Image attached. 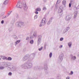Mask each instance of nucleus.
<instances>
[{
  "label": "nucleus",
  "instance_id": "nucleus-1",
  "mask_svg": "<svg viewBox=\"0 0 79 79\" xmlns=\"http://www.w3.org/2000/svg\"><path fill=\"white\" fill-rule=\"evenodd\" d=\"M32 62L31 61H28L27 62L22 65V66L23 68L25 69H30L32 68Z\"/></svg>",
  "mask_w": 79,
  "mask_h": 79
},
{
  "label": "nucleus",
  "instance_id": "nucleus-2",
  "mask_svg": "<svg viewBox=\"0 0 79 79\" xmlns=\"http://www.w3.org/2000/svg\"><path fill=\"white\" fill-rule=\"evenodd\" d=\"M23 9L25 10H27V6L26 5V2H25V1L24 0L23 1Z\"/></svg>",
  "mask_w": 79,
  "mask_h": 79
},
{
  "label": "nucleus",
  "instance_id": "nucleus-3",
  "mask_svg": "<svg viewBox=\"0 0 79 79\" xmlns=\"http://www.w3.org/2000/svg\"><path fill=\"white\" fill-rule=\"evenodd\" d=\"M41 39H42V36H41V35H40L38 36V41H37L38 45H40V44L41 41Z\"/></svg>",
  "mask_w": 79,
  "mask_h": 79
},
{
  "label": "nucleus",
  "instance_id": "nucleus-4",
  "mask_svg": "<svg viewBox=\"0 0 79 79\" xmlns=\"http://www.w3.org/2000/svg\"><path fill=\"white\" fill-rule=\"evenodd\" d=\"M16 6L17 8H21L23 7V5H22V3L20 2H18L17 4L16 5Z\"/></svg>",
  "mask_w": 79,
  "mask_h": 79
},
{
  "label": "nucleus",
  "instance_id": "nucleus-5",
  "mask_svg": "<svg viewBox=\"0 0 79 79\" xmlns=\"http://www.w3.org/2000/svg\"><path fill=\"white\" fill-rule=\"evenodd\" d=\"M23 24L24 23L23 22H18L16 23V24L18 27H21V26L23 25Z\"/></svg>",
  "mask_w": 79,
  "mask_h": 79
},
{
  "label": "nucleus",
  "instance_id": "nucleus-6",
  "mask_svg": "<svg viewBox=\"0 0 79 79\" xmlns=\"http://www.w3.org/2000/svg\"><path fill=\"white\" fill-rule=\"evenodd\" d=\"M35 57V54H31L29 56L30 60V61H32Z\"/></svg>",
  "mask_w": 79,
  "mask_h": 79
},
{
  "label": "nucleus",
  "instance_id": "nucleus-7",
  "mask_svg": "<svg viewBox=\"0 0 79 79\" xmlns=\"http://www.w3.org/2000/svg\"><path fill=\"white\" fill-rule=\"evenodd\" d=\"M41 23H42L43 26H44L46 24V19L45 18H44L42 20Z\"/></svg>",
  "mask_w": 79,
  "mask_h": 79
},
{
  "label": "nucleus",
  "instance_id": "nucleus-8",
  "mask_svg": "<svg viewBox=\"0 0 79 79\" xmlns=\"http://www.w3.org/2000/svg\"><path fill=\"white\" fill-rule=\"evenodd\" d=\"M62 12H63V10H61V8H60V9H59L58 11V13H60V14L59 15V16L61 17L62 16Z\"/></svg>",
  "mask_w": 79,
  "mask_h": 79
},
{
  "label": "nucleus",
  "instance_id": "nucleus-9",
  "mask_svg": "<svg viewBox=\"0 0 79 79\" xmlns=\"http://www.w3.org/2000/svg\"><path fill=\"white\" fill-rule=\"evenodd\" d=\"M70 56L71 57V59L72 60H75L76 59V56H73L72 54L70 55Z\"/></svg>",
  "mask_w": 79,
  "mask_h": 79
},
{
  "label": "nucleus",
  "instance_id": "nucleus-10",
  "mask_svg": "<svg viewBox=\"0 0 79 79\" xmlns=\"http://www.w3.org/2000/svg\"><path fill=\"white\" fill-rule=\"evenodd\" d=\"M28 57L27 56H25L23 58V61H25L28 59Z\"/></svg>",
  "mask_w": 79,
  "mask_h": 79
},
{
  "label": "nucleus",
  "instance_id": "nucleus-11",
  "mask_svg": "<svg viewBox=\"0 0 79 79\" xmlns=\"http://www.w3.org/2000/svg\"><path fill=\"white\" fill-rule=\"evenodd\" d=\"M71 17H70V16L69 15H67L66 17L65 20L66 21H69L70 19H71Z\"/></svg>",
  "mask_w": 79,
  "mask_h": 79
},
{
  "label": "nucleus",
  "instance_id": "nucleus-12",
  "mask_svg": "<svg viewBox=\"0 0 79 79\" xmlns=\"http://www.w3.org/2000/svg\"><path fill=\"white\" fill-rule=\"evenodd\" d=\"M62 4L64 5V7H66V1L65 0H63L62 2Z\"/></svg>",
  "mask_w": 79,
  "mask_h": 79
},
{
  "label": "nucleus",
  "instance_id": "nucleus-13",
  "mask_svg": "<svg viewBox=\"0 0 79 79\" xmlns=\"http://www.w3.org/2000/svg\"><path fill=\"white\" fill-rule=\"evenodd\" d=\"M8 0H6L4 2L3 5H6L8 4Z\"/></svg>",
  "mask_w": 79,
  "mask_h": 79
},
{
  "label": "nucleus",
  "instance_id": "nucleus-14",
  "mask_svg": "<svg viewBox=\"0 0 79 79\" xmlns=\"http://www.w3.org/2000/svg\"><path fill=\"white\" fill-rule=\"evenodd\" d=\"M74 18H76V17H77V11H75L74 12Z\"/></svg>",
  "mask_w": 79,
  "mask_h": 79
},
{
  "label": "nucleus",
  "instance_id": "nucleus-15",
  "mask_svg": "<svg viewBox=\"0 0 79 79\" xmlns=\"http://www.w3.org/2000/svg\"><path fill=\"white\" fill-rule=\"evenodd\" d=\"M59 57L60 60V61H62L63 58V54H60L59 56Z\"/></svg>",
  "mask_w": 79,
  "mask_h": 79
},
{
  "label": "nucleus",
  "instance_id": "nucleus-16",
  "mask_svg": "<svg viewBox=\"0 0 79 79\" xmlns=\"http://www.w3.org/2000/svg\"><path fill=\"white\" fill-rule=\"evenodd\" d=\"M1 58H2L3 60H7V57H5L4 56H1Z\"/></svg>",
  "mask_w": 79,
  "mask_h": 79
},
{
  "label": "nucleus",
  "instance_id": "nucleus-17",
  "mask_svg": "<svg viewBox=\"0 0 79 79\" xmlns=\"http://www.w3.org/2000/svg\"><path fill=\"white\" fill-rule=\"evenodd\" d=\"M36 35H37V32L35 31H34L33 32V36H34V37H36Z\"/></svg>",
  "mask_w": 79,
  "mask_h": 79
},
{
  "label": "nucleus",
  "instance_id": "nucleus-18",
  "mask_svg": "<svg viewBox=\"0 0 79 79\" xmlns=\"http://www.w3.org/2000/svg\"><path fill=\"white\" fill-rule=\"evenodd\" d=\"M68 45H69V47H71V45H72V43H71V42H69L68 43Z\"/></svg>",
  "mask_w": 79,
  "mask_h": 79
},
{
  "label": "nucleus",
  "instance_id": "nucleus-19",
  "mask_svg": "<svg viewBox=\"0 0 79 79\" xmlns=\"http://www.w3.org/2000/svg\"><path fill=\"white\" fill-rule=\"evenodd\" d=\"M7 60H8V61H11V60H12V58L10 57H9L8 58H7Z\"/></svg>",
  "mask_w": 79,
  "mask_h": 79
},
{
  "label": "nucleus",
  "instance_id": "nucleus-20",
  "mask_svg": "<svg viewBox=\"0 0 79 79\" xmlns=\"http://www.w3.org/2000/svg\"><path fill=\"white\" fill-rule=\"evenodd\" d=\"M19 42H20V40H18L16 41L15 42V46H16V44H19Z\"/></svg>",
  "mask_w": 79,
  "mask_h": 79
},
{
  "label": "nucleus",
  "instance_id": "nucleus-21",
  "mask_svg": "<svg viewBox=\"0 0 79 79\" xmlns=\"http://www.w3.org/2000/svg\"><path fill=\"white\" fill-rule=\"evenodd\" d=\"M34 41L33 40H31L30 41V43L31 44H34Z\"/></svg>",
  "mask_w": 79,
  "mask_h": 79
},
{
  "label": "nucleus",
  "instance_id": "nucleus-22",
  "mask_svg": "<svg viewBox=\"0 0 79 79\" xmlns=\"http://www.w3.org/2000/svg\"><path fill=\"white\" fill-rule=\"evenodd\" d=\"M36 11H41V9L40 8H38L36 9Z\"/></svg>",
  "mask_w": 79,
  "mask_h": 79
},
{
  "label": "nucleus",
  "instance_id": "nucleus-23",
  "mask_svg": "<svg viewBox=\"0 0 79 79\" xmlns=\"http://www.w3.org/2000/svg\"><path fill=\"white\" fill-rule=\"evenodd\" d=\"M9 31L10 32H11V31H13V28L12 27H10L9 29Z\"/></svg>",
  "mask_w": 79,
  "mask_h": 79
},
{
  "label": "nucleus",
  "instance_id": "nucleus-24",
  "mask_svg": "<svg viewBox=\"0 0 79 79\" xmlns=\"http://www.w3.org/2000/svg\"><path fill=\"white\" fill-rule=\"evenodd\" d=\"M5 69V67L1 66L0 67V70H3Z\"/></svg>",
  "mask_w": 79,
  "mask_h": 79
},
{
  "label": "nucleus",
  "instance_id": "nucleus-25",
  "mask_svg": "<svg viewBox=\"0 0 79 79\" xmlns=\"http://www.w3.org/2000/svg\"><path fill=\"white\" fill-rule=\"evenodd\" d=\"M15 19H12V20L11 21V23L12 24H13V23H15Z\"/></svg>",
  "mask_w": 79,
  "mask_h": 79
},
{
  "label": "nucleus",
  "instance_id": "nucleus-26",
  "mask_svg": "<svg viewBox=\"0 0 79 79\" xmlns=\"http://www.w3.org/2000/svg\"><path fill=\"white\" fill-rule=\"evenodd\" d=\"M44 69H45V70H47V69H48V68L47 67V65H44Z\"/></svg>",
  "mask_w": 79,
  "mask_h": 79
},
{
  "label": "nucleus",
  "instance_id": "nucleus-27",
  "mask_svg": "<svg viewBox=\"0 0 79 79\" xmlns=\"http://www.w3.org/2000/svg\"><path fill=\"white\" fill-rule=\"evenodd\" d=\"M65 29L67 32V31H68L69 30V27H66Z\"/></svg>",
  "mask_w": 79,
  "mask_h": 79
},
{
  "label": "nucleus",
  "instance_id": "nucleus-28",
  "mask_svg": "<svg viewBox=\"0 0 79 79\" xmlns=\"http://www.w3.org/2000/svg\"><path fill=\"white\" fill-rule=\"evenodd\" d=\"M8 15L7 16H3L2 17V18L3 19H4V18H6L8 17Z\"/></svg>",
  "mask_w": 79,
  "mask_h": 79
},
{
  "label": "nucleus",
  "instance_id": "nucleus-29",
  "mask_svg": "<svg viewBox=\"0 0 79 79\" xmlns=\"http://www.w3.org/2000/svg\"><path fill=\"white\" fill-rule=\"evenodd\" d=\"M52 56V52H50L49 54V57L50 58H51Z\"/></svg>",
  "mask_w": 79,
  "mask_h": 79
},
{
  "label": "nucleus",
  "instance_id": "nucleus-30",
  "mask_svg": "<svg viewBox=\"0 0 79 79\" xmlns=\"http://www.w3.org/2000/svg\"><path fill=\"white\" fill-rule=\"evenodd\" d=\"M52 20H49V21H48V22L47 23V24H48V25L50 24V22H52Z\"/></svg>",
  "mask_w": 79,
  "mask_h": 79
},
{
  "label": "nucleus",
  "instance_id": "nucleus-31",
  "mask_svg": "<svg viewBox=\"0 0 79 79\" xmlns=\"http://www.w3.org/2000/svg\"><path fill=\"white\" fill-rule=\"evenodd\" d=\"M43 48V47H41L39 49V51H41V50H42Z\"/></svg>",
  "mask_w": 79,
  "mask_h": 79
},
{
  "label": "nucleus",
  "instance_id": "nucleus-32",
  "mask_svg": "<svg viewBox=\"0 0 79 79\" xmlns=\"http://www.w3.org/2000/svg\"><path fill=\"white\" fill-rule=\"evenodd\" d=\"M47 10V8H46V7H43V10Z\"/></svg>",
  "mask_w": 79,
  "mask_h": 79
},
{
  "label": "nucleus",
  "instance_id": "nucleus-33",
  "mask_svg": "<svg viewBox=\"0 0 79 79\" xmlns=\"http://www.w3.org/2000/svg\"><path fill=\"white\" fill-rule=\"evenodd\" d=\"M67 31L65 29L63 31V33L64 34H65V33H66V32Z\"/></svg>",
  "mask_w": 79,
  "mask_h": 79
},
{
  "label": "nucleus",
  "instance_id": "nucleus-34",
  "mask_svg": "<svg viewBox=\"0 0 79 79\" xmlns=\"http://www.w3.org/2000/svg\"><path fill=\"white\" fill-rule=\"evenodd\" d=\"M8 75L9 76H11L12 75V73L11 72H9L8 73Z\"/></svg>",
  "mask_w": 79,
  "mask_h": 79
},
{
  "label": "nucleus",
  "instance_id": "nucleus-35",
  "mask_svg": "<svg viewBox=\"0 0 79 79\" xmlns=\"http://www.w3.org/2000/svg\"><path fill=\"white\" fill-rule=\"evenodd\" d=\"M34 19H35L37 18V15H35L34 16Z\"/></svg>",
  "mask_w": 79,
  "mask_h": 79
},
{
  "label": "nucleus",
  "instance_id": "nucleus-36",
  "mask_svg": "<svg viewBox=\"0 0 79 79\" xmlns=\"http://www.w3.org/2000/svg\"><path fill=\"white\" fill-rule=\"evenodd\" d=\"M13 37L14 39H16V38H17V37L15 35H13Z\"/></svg>",
  "mask_w": 79,
  "mask_h": 79
},
{
  "label": "nucleus",
  "instance_id": "nucleus-37",
  "mask_svg": "<svg viewBox=\"0 0 79 79\" xmlns=\"http://www.w3.org/2000/svg\"><path fill=\"white\" fill-rule=\"evenodd\" d=\"M15 16L16 17V18L17 19H18V14H16L15 15Z\"/></svg>",
  "mask_w": 79,
  "mask_h": 79
},
{
  "label": "nucleus",
  "instance_id": "nucleus-38",
  "mask_svg": "<svg viewBox=\"0 0 79 79\" xmlns=\"http://www.w3.org/2000/svg\"><path fill=\"white\" fill-rule=\"evenodd\" d=\"M29 40V37H27L26 38V40Z\"/></svg>",
  "mask_w": 79,
  "mask_h": 79
},
{
  "label": "nucleus",
  "instance_id": "nucleus-39",
  "mask_svg": "<svg viewBox=\"0 0 79 79\" xmlns=\"http://www.w3.org/2000/svg\"><path fill=\"white\" fill-rule=\"evenodd\" d=\"M60 2V0H58L57 1L56 4H58Z\"/></svg>",
  "mask_w": 79,
  "mask_h": 79
},
{
  "label": "nucleus",
  "instance_id": "nucleus-40",
  "mask_svg": "<svg viewBox=\"0 0 79 79\" xmlns=\"http://www.w3.org/2000/svg\"><path fill=\"white\" fill-rule=\"evenodd\" d=\"M64 38H61L60 39V41H63V40Z\"/></svg>",
  "mask_w": 79,
  "mask_h": 79
},
{
  "label": "nucleus",
  "instance_id": "nucleus-41",
  "mask_svg": "<svg viewBox=\"0 0 79 79\" xmlns=\"http://www.w3.org/2000/svg\"><path fill=\"white\" fill-rule=\"evenodd\" d=\"M11 12H12V11H10L8 13V15H10L11 13Z\"/></svg>",
  "mask_w": 79,
  "mask_h": 79
},
{
  "label": "nucleus",
  "instance_id": "nucleus-42",
  "mask_svg": "<svg viewBox=\"0 0 79 79\" xmlns=\"http://www.w3.org/2000/svg\"><path fill=\"white\" fill-rule=\"evenodd\" d=\"M57 79H61L60 76H57Z\"/></svg>",
  "mask_w": 79,
  "mask_h": 79
},
{
  "label": "nucleus",
  "instance_id": "nucleus-43",
  "mask_svg": "<svg viewBox=\"0 0 79 79\" xmlns=\"http://www.w3.org/2000/svg\"><path fill=\"white\" fill-rule=\"evenodd\" d=\"M34 35H32L30 37V39H33L34 38Z\"/></svg>",
  "mask_w": 79,
  "mask_h": 79
},
{
  "label": "nucleus",
  "instance_id": "nucleus-44",
  "mask_svg": "<svg viewBox=\"0 0 79 79\" xmlns=\"http://www.w3.org/2000/svg\"><path fill=\"white\" fill-rule=\"evenodd\" d=\"M42 26H43L42 24V23H40V24L39 25V26L40 27H42Z\"/></svg>",
  "mask_w": 79,
  "mask_h": 79
},
{
  "label": "nucleus",
  "instance_id": "nucleus-45",
  "mask_svg": "<svg viewBox=\"0 0 79 79\" xmlns=\"http://www.w3.org/2000/svg\"><path fill=\"white\" fill-rule=\"evenodd\" d=\"M73 71H71L70 72V74L72 75V74H73Z\"/></svg>",
  "mask_w": 79,
  "mask_h": 79
},
{
  "label": "nucleus",
  "instance_id": "nucleus-46",
  "mask_svg": "<svg viewBox=\"0 0 79 79\" xmlns=\"http://www.w3.org/2000/svg\"><path fill=\"white\" fill-rule=\"evenodd\" d=\"M71 6V4L70 3H69V8H70Z\"/></svg>",
  "mask_w": 79,
  "mask_h": 79
},
{
  "label": "nucleus",
  "instance_id": "nucleus-47",
  "mask_svg": "<svg viewBox=\"0 0 79 79\" xmlns=\"http://www.w3.org/2000/svg\"><path fill=\"white\" fill-rule=\"evenodd\" d=\"M4 23V21L2 20V21H1V24H3Z\"/></svg>",
  "mask_w": 79,
  "mask_h": 79
},
{
  "label": "nucleus",
  "instance_id": "nucleus-48",
  "mask_svg": "<svg viewBox=\"0 0 79 79\" xmlns=\"http://www.w3.org/2000/svg\"><path fill=\"white\" fill-rule=\"evenodd\" d=\"M62 47H63V45H60L59 47V48H62Z\"/></svg>",
  "mask_w": 79,
  "mask_h": 79
},
{
  "label": "nucleus",
  "instance_id": "nucleus-49",
  "mask_svg": "<svg viewBox=\"0 0 79 79\" xmlns=\"http://www.w3.org/2000/svg\"><path fill=\"white\" fill-rule=\"evenodd\" d=\"M35 14H38L39 13L38 12L37 10H36V11L35 12Z\"/></svg>",
  "mask_w": 79,
  "mask_h": 79
},
{
  "label": "nucleus",
  "instance_id": "nucleus-50",
  "mask_svg": "<svg viewBox=\"0 0 79 79\" xmlns=\"http://www.w3.org/2000/svg\"><path fill=\"white\" fill-rule=\"evenodd\" d=\"M44 3H46L47 2V0H44Z\"/></svg>",
  "mask_w": 79,
  "mask_h": 79
},
{
  "label": "nucleus",
  "instance_id": "nucleus-51",
  "mask_svg": "<svg viewBox=\"0 0 79 79\" xmlns=\"http://www.w3.org/2000/svg\"><path fill=\"white\" fill-rule=\"evenodd\" d=\"M66 79H69V77H66Z\"/></svg>",
  "mask_w": 79,
  "mask_h": 79
},
{
  "label": "nucleus",
  "instance_id": "nucleus-52",
  "mask_svg": "<svg viewBox=\"0 0 79 79\" xmlns=\"http://www.w3.org/2000/svg\"><path fill=\"white\" fill-rule=\"evenodd\" d=\"M53 17H52L51 19V21H52V19H53Z\"/></svg>",
  "mask_w": 79,
  "mask_h": 79
},
{
  "label": "nucleus",
  "instance_id": "nucleus-53",
  "mask_svg": "<svg viewBox=\"0 0 79 79\" xmlns=\"http://www.w3.org/2000/svg\"><path fill=\"white\" fill-rule=\"evenodd\" d=\"M31 34H32V32H31Z\"/></svg>",
  "mask_w": 79,
  "mask_h": 79
},
{
  "label": "nucleus",
  "instance_id": "nucleus-54",
  "mask_svg": "<svg viewBox=\"0 0 79 79\" xmlns=\"http://www.w3.org/2000/svg\"><path fill=\"white\" fill-rule=\"evenodd\" d=\"M0 60H1V58H0Z\"/></svg>",
  "mask_w": 79,
  "mask_h": 79
}]
</instances>
